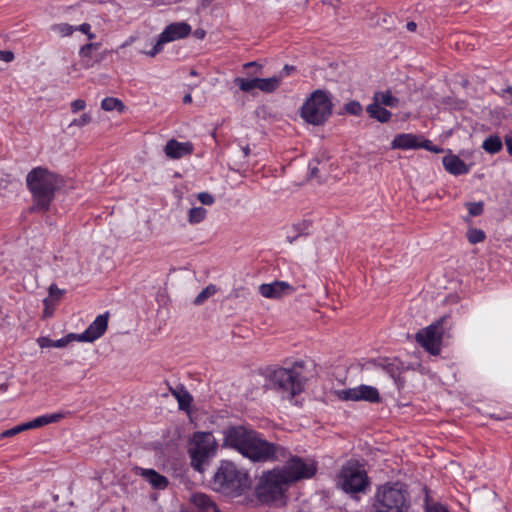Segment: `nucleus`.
<instances>
[{"mask_svg": "<svg viewBox=\"0 0 512 512\" xmlns=\"http://www.w3.org/2000/svg\"><path fill=\"white\" fill-rule=\"evenodd\" d=\"M223 435V447L236 450L254 463L280 461L289 455L283 446L267 441L257 431L242 425L228 427Z\"/></svg>", "mask_w": 512, "mask_h": 512, "instance_id": "1", "label": "nucleus"}, {"mask_svg": "<svg viewBox=\"0 0 512 512\" xmlns=\"http://www.w3.org/2000/svg\"><path fill=\"white\" fill-rule=\"evenodd\" d=\"M26 183L34 201L31 209L47 211L62 180L56 173L39 166L27 174Z\"/></svg>", "mask_w": 512, "mask_h": 512, "instance_id": "2", "label": "nucleus"}, {"mask_svg": "<svg viewBox=\"0 0 512 512\" xmlns=\"http://www.w3.org/2000/svg\"><path fill=\"white\" fill-rule=\"evenodd\" d=\"M411 507L407 486L400 482H387L377 487L373 496L374 512H408Z\"/></svg>", "mask_w": 512, "mask_h": 512, "instance_id": "3", "label": "nucleus"}, {"mask_svg": "<svg viewBox=\"0 0 512 512\" xmlns=\"http://www.w3.org/2000/svg\"><path fill=\"white\" fill-rule=\"evenodd\" d=\"M213 488L224 494L240 495L249 487L248 474L231 461H221L212 480Z\"/></svg>", "mask_w": 512, "mask_h": 512, "instance_id": "4", "label": "nucleus"}, {"mask_svg": "<svg viewBox=\"0 0 512 512\" xmlns=\"http://www.w3.org/2000/svg\"><path fill=\"white\" fill-rule=\"evenodd\" d=\"M304 363L295 362L291 368L278 367L270 372V385L284 396L293 398L304 390L305 377L302 374Z\"/></svg>", "mask_w": 512, "mask_h": 512, "instance_id": "5", "label": "nucleus"}, {"mask_svg": "<svg viewBox=\"0 0 512 512\" xmlns=\"http://www.w3.org/2000/svg\"><path fill=\"white\" fill-rule=\"evenodd\" d=\"M218 443L211 432L198 431L193 433L189 442L188 453L191 466L198 472H203L205 466L216 456Z\"/></svg>", "mask_w": 512, "mask_h": 512, "instance_id": "6", "label": "nucleus"}, {"mask_svg": "<svg viewBox=\"0 0 512 512\" xmlns=\"http://www.w3.org/2000/svg\"><path fill=\"white\" fill-rule=\"evenodd\" d=\"M332 97L328 91L315 90L301 107L300 115L305 122L319 126L324 124L332 114Z\"/></svg>", "mask_w": 512, "mask_h": 512, "instance_id": "7", "label": "nucleus"}, {"mask_svg": "<svg viewBox=\"0 0 512 512\" xmlns=\"http://www.w3.org/2000/svg\"><path fill=\"white\" fill-rule=\"evenodd\" d=\"M338 485L348 494L365 492L369 486V478L361 464L349 460L340 470Z\"/></svg>", "mask_w": 512, "mask_h": 512, "instance_id": "8", "label": "nucleus"}, {"mask_svg": "<svg viewBox=\"0 0 512 512\" xmlns=\"http://www.w3.org/2000/svg\"><path fill=\"white\" fill-rule=\"evenodd\" d=\"M289 484L278 469L265 473L257 487V496L260 501L272 503L283 498Z\"/></svg>", "mask_w": 512, "mask_h": 512, "instance_id": "9", "label": "nucleus"}, {"mask_svg": "<svg viewBox=\"0 0 512 512\" xmlns=\"http://www.w3.org/2000/svg\"><path fill=\"white\" fill-rule=\"evenodd\" d=\"M278 471L290 485L302 479L312 478L316 474L317 466L313 460L293 456Z\"/></svg>", "mask_w": 512, "mask_h": 512, "instance_id": "10", "label": "nucleus"}, {"mask_svg": "<svg viewBox=\"0 0 512 512\" xmlns=\"http://www.w3.org/2000/svg\"><path fill=\"white\" fill-rule=\"evenodd\" d=\"M415 339L423 348H425V350L433 355H437L440 352V344L442 340L441 323H432L426 328L418 331Z\"/></svg>", "mask_w": 512, "mask_h": 512, "instance_id": "11", "label": "nucleus"}, {"mask_svg": "<svg viewBox=\"0 0 512 512\" xmlns=\"http://www.w3.org/2000/svg\"><path fill=\"white\" fill-rule=\"evenodd\" d=\"M338 398L343 401H367L380 402V394L377 388L370 385H359L354 388L342 389L336 392Z\"/></svg>", "mask_w": 512, "mask_h": 512, "instance_id": "12", "label": "nucleus"}, {"mask_svg": "<svg viewBox=\"0 0 512 512\" xmlns=\"http://www.w3.org/2000/svg\"><path fill=\"white\" fill-rule=\"evenodd\" d=\"M108 313L98 315L88 328L77 335L78 342H93L100 338L108 326Z\"/></svg>", "mask_w": 512, "mask_h": 512, "instance_id": "13", "label": "nucleus"}, {"mask_svg": "<svg viewBox=\"0 0 512 512\" xmlns=\"http://www.w3.org/2000/svg\"><path fill=\"white\" fill-rule=\"evenodd\" d=\"M295 288L285 281H274L259 286V293L269 299H279L286 295L294 293Z\"/></svg>", "mask_w": 512, "mask_h": 512, "instance_id": "14", "label": "nucleus"}, {"mask_svg": "<svg viewBox=\"0 0 512 512\" xmlns=\"http://www.w3.org/2000/svg\"><path fill=\"white\" fill-rule=\"evenodd\" d=\"M194 146L191 142H179L175 139L169 140L165 147L164 153L170 159H180L193 153Z\"/></svg>", "mask_w": 512, "mask_h": 512, "instance_id": "15", "label": "nucleus"}, {"mask_svg": "<svg viewBox=\"0 0 512 512\" xmlns=\"http://www.w3.org/2000/svg\"><path fill=\"white\" fill-rule=\"evenodd\" d=\"M193 512H220L215 502L204 493H194L191 496Z\"/></svg>", "mask_w": 512, "mask_h": 512, "instance_id": "16", "label": "nucleus"}, {"mask_svg": "<svg viewBox=\"0 0 512 512\" xmlns=\"http://www.w3.org/2000/svg\"><path fill=\"white\" fill-rule=\"evenodd\" d=\"M137 473L142 476L155 489H165L168 486V479L154 469L137 468Z\"/></svg>", "mask_w": 512, "mask_h": 512, "instance_id": "17", "label": "nucleus"}, {"mask_svg": "<svg viewBox=\"0 0 512 512\" xmlns=\"http://www.w3.org/2000/svg\"><path fill=\"white\" fill-rule=\"evenodd\" d=\"M443 166L447 172L453 175H463L469 172L468 166L456 155H447L442 159Z\"/></svg>", "mask_w": 512, "mask_h": 512, "instance_id": "18", "label": "nucleus"}, {"mask_svg": "<svg viewBox=\"0 0 512 512\" xmlns=\"http://www.w3.org/2000/svg\"><path fill=\"white\" fill-rule=\"evenodd\" d=\"M391 148L402 150L416 149L420 148V141L418 137L413 134H398L392 140Z\"/></svg>", "mask_w": 512, "mask_h": 512, "instance_id": "19", "label": "nucleus"}, {"mask_svg": "<svg viewBox=\"0 0 512 512\" xmlns=\"http://www.w3.org/2000/svg\"><path fill=\"white\" fill-rule=\"evenodd\" d=\"M64 417H65V413H63V412L45 414V415L36 417L35 419H33L31 421L25 422L24 427L26 430L36 429V428H40V427H43V426L51 424V423H58Z\"/></svg>", "mask_w": 512, "mask_h": 512, "instance_id": "20", "label": "nucleus"}, {"mask_svg": "<svg viewBox=\"0 0 512 512\" xmlns=\"http://www.w3.org/2000/svg\"><path fill=\"white\" fill-rule=\"evenodd\" d=\"M169 391L176 398L179 409L188 411L192 404L193 398L184 387V385H178L175 388L169 387Z\"/></svg>", "mask_w": 512, "mask_h": 512, "instance_id": "21", "label": "nucleus"}, {"mask_svg": "<svg viewBox=\"0 0 512 512\" xmlns=\"http://www.w3.org/2000/svg\"><path fill=\"white\" fill-rule=\"evenodd\" d=\"M188 34H160L150 50L143 51L147 56L154 57L162 51L164 44L186 37Z\"/></svg>", "mask_w": 512, "mask_h": 512, "instance_id": "22", "label": "nucleus"}, {"mask_svg": "<svg viewBox=\"0 0 512 512\" xmlns=\"http://www.w3.org/2000/svg\"><path fill=\"white\" fill-rule=\"evenodd\" d=\"M310 227H311V222L309 220H303L301 222L293 224L291 226V228L287 231V236H286L287 241L290 244H292L299 237L308 235L309 231H310Z\"/></svg>", "mask_w": 512, "mask_h": 512, "instance_id": "23", "label": "nucleus"}, {"mask_svg": "<svg viewBox=\"0 0 512 512\" xmlns=\"http://www.w3.org/2000/svg\"><path fill=\"white\" fill-rule=\"evenodd\" d=\"M366 110L371 118L381 123L388 122L392 117V113L389 110L375 102L369 104Z\"/></svg>", "mask_w": 512, "mask_h": 512, "instance_id": "24", "label": "nucleus"}, {"mask_svg": "<svg viewBox=\"0 0 512 512\" xmlns=\"http://www.w3.org/2000/svg\"><path fill=\"white\" fill-rule=\"evenodd\" d=\"M257 89L266 92L271 93L274 92L281 83V77H270V78H257Z\"/></svg>", "mask_w": 512, "mask_h": 512, "instance_id": "25", "label": "nucleus"}, {"mask_svg": "<svg viewBox=\"0 0 512 512\" xmlns=\"http://www.w3.org/2000/svg\"><path fill=\"white\" fill-rule=\"evenodd\" d=\"M373 102L378 103L379 105L395 107L397 106L399 100L392 95V93L387 91H378L374 93Z\"/></svg>", "mask_w": 512, "mask_h": 512, "instance_id": "26", "label": "nucleus"}, {"mask_svg": "<svg viewBox=\"0 0 512 512\" xmlns=\"http://www.w3.org/2000/svg\"><path fill=\"white\" fill-rule=\"evenodd\" d=\"M101 108L107 112L115 110L122 113L125 110V105L119 98L106 97L101 101Z\"/></svg>", "mask_w": 512, "mask_h": 512, "instance_id": "27", "label": "nucleus"}, {"mask_svg": "<svg viewBox=\"0 0 512 512\" xmlns=\"http://www.w3.org/2000/svg\"><path fill=\"white\" fill-rule=\"evenodd\" d=\"M502 146L501 138L497 135L487 137L482 144V148L490 154L498 153Z\"/></svg>", "mask_w": 512, "mask_h": 512, "instance_id": "28", "label": "nucleus"}, {"mask_svg": "<svg viewBox=\"0 0 512 512\" xmlns=\"http://www.w3.org/2000/svg\"><path fill=\"white\" fill-rule=\"evenodd\" d=\"M207 215V210L204 207H193L189 210L188 221L190 224H198L202 222Z\"/></svg>", "mask_w": 512, "mask_h": 512, "instance_id": "29", "label": "nucleus"}, {"mask_svg": "<svg viewBox=\"0 0 512 512\" xmlns=\"http://www.w3.org/2000/svg\"><path fill=\"white\" fill-rule=\"evenodd\" d=\"M424 510L425 512H450L444 504L432 500L428 494L424 499Z\"/></svg>", "mask_w": 512, "mask_h": 512, "instance_id": "30", "label": "nucleus"}, {"mask_svg": "<svg viewBox=\"0 0 512 512\" xmlns=\"http://www.w3.org/2000/svg\"><path fill=\"white\" fill-rule=\"evenodd\" d=\"M234 83L240 88L243 92H250L253 89L257 88V78L253 79H245L242 77H237L234 79Z\"/></svg>", "mask_w": 512, "mask_h": 512, "instance_id": "31", "label": "nucleus"}, {"mask_svg": "<svg viewBox=\"0 0 512 512\" xmlns=\"http://www.w3.org/2000/svg\"><path fill=\"white\" fill-rule=\"evenodd\" d=\"M217 292V287L213 284L205 287L194 299L195 305L203 304L208 298L213 296Z\"/></svg>", "mask_w": 512, "mask_h": 512, "instance_id": "32", "label": "nucleus"}, {"mask_svg": "<svg viewBox=\"0 0 512 512\" xmlns=\"http://www.w3.org/2000/svg\"><path fill=\"white\" fill-rule=\"evenodd\" d=\"M56 30H58L59 32H76V31H79V32H89L90 29H91V26L90 24L88 23H83L79 26H71L69 24H59L55 27Z\"/></svg>", "mask_w": 512, "mask_h": 512, "instance_id": "33", "label": "nucleus"}, {"mask_svg": "<svg viewBox=\"0 0 512 512\" xmlns=\"http://www.w3.org/2000/svg\"><path fill=\"white\" fill-rule=\"evenodd\" d=\"M192 27L186 22H174L164 28L162 32H191Z\"/></svg>", "mask_w": 512, "mask_h": 512, "instance_id": "34", "label": "nucleus"}, {"mask_svg": "<svg viewBox=\"0 0 512 512\" xmlns=\"http://www.w3.org/2000/svg\"><path fill=\"white\" fill-rule=\"evenodd\" d=\"M467 239L471 244L483 242L485 233L481 229L472 228L467 231Z\"/></svg>", "mask_w": 512, "mask_h": 512, "instance_id": "35", "label": "nucleus"}, {"mask_svg": "<svg viewBox=\"0 0 512 512\" xmlns=\"http://www.w3.org/2000/svg\"><path fill=\"white\" fill-rule=\"evenodd\" d=\"M100 46L101 43L99 42H90L81 47L79 54L81 57H92L93 53L98 51Z\"/></svg>", "mask_w": 512, "mask_h": 512, "instance_id": "36", "label": "nucleus"}, {"mask_svg": "<svg viewBox=\"0 0 512 512\" xmlns=\"http://www.w3.org/2000/svg\"><path fill=\"white\" fill-rule=\"evenodd\" d=\"M77 335L78 334L75 333H69L66 336L62 337L61 339L53 340V347L63 348L72 341H78Z\"/></svg>", "mask_w": 512, "mask_h": 512, "instance_id": "37", "label": "nucleus"}, {"mask_svg": "<svg viewBox=\"0 0 512 512\" xmlns=\"http://www.w3.org/2000/svg\"><path fill=\"white\" fill-rule=\"evenodd\" d=\"M344 109L348 114H351L354 116L361 115V113L363 111L362 105L358 101H355V100L346 103L344 106Z\"/></svg>", "mask_w": 512, "mask_h": 512, "instance_id": "38", "label": "nucleus"}, {"mask_svg": "<svg viewBox=\"0 0 512 512\" xmlns=\"http://www.w3.org/2000/svg\"><path fill=\"white\" fill-rule=\"evenodd\" d=\"M92 121V117L89 113L82 114L79 118H76L72 120V122L69 124V127L77 126V127H84L88 125Z\"/></svg>", "mask_w": 512, "mask_h": 512, "instance_id": "39", "label": "nucleus"}, {"mask_svg": "<svg viewBox=\"0 0 512 512\" xmlns=\"http://www.w3.org/2000/svg\"><path fill=\"white\" fill-rule=\"evenodd\" d=\"M466 206L471 216H479L483 213L484 205L482 202H470Z\"/></svg>", "mask_w": 512, "mask_h": 512, "instance_id": "40", "label": "nucleus"}, {"mask_svg": "<svg viewBox=\"0 0 512 512\" xmlns=\"http://www.w3.org/2000/svg\"><path fill=\"white\" fill-rule=\"evenodd\" d=\"M26 431L24 427V423L19 424L11 429H7L4 432L1 433L0 437H12L20 432Z\"/></svg>", "mask_w": 512, "mask_h": 512, "instance_id": "41", "label": "nucleus"}, {"mask_svg": "<svg viewBox=\"0 0 512 512\" xmlns=\"http://www.w3.org/2000/svg\"><path fill=\"white\" fill-rule=\"evenodd\" d=\"M72 113H77L86 108V102L83 99H76L70 104Z\"/></svg>", "mask_w": 512, "mask_h": 512, "instance_id": "42", "label": "nucleus"}, {"mask_svg": "<svg viewBox=\"0 0 512 512\" xmlns=\"http://www.w3.org/2000/svg\"><path fill=\"white\" fill-rule=\"evenodd\" d=\"M198 200L203 205H212L214 203V197L208 192H201L198 194Z\"/></svg>", "mask_w": 512, "mask_h": 512, "instance_id": "43", "label": "nucleus"}, {"mask_svg": "<svg viewBox=\"0 0 512 512\" xmlns=\"http://www.w3.org/2000/svg\"><path fill=\"white\" fill-rule=\"evenodd\" d=\"M15 59V55L11 50H0V61L11 63Z\"/></svg>", "mask_w": 512, "mask_h": 512, "instance_id": "44", "label": "nucleus"}, {"mask_svg": "<svg viewBox=\"0 0 512 512\" xmlns=\"http://www.w3.org/2000/svg\"><path fill=\"white\" fill-rule=\"evenodd\" d=\"M64 290H61L57 287L56 284H51L49 286V296L53 298L54 300L60 299V297L63 295Z\"/></svg>", "mask_w": 512, "mask_h": 512, "instance_id": "45", "label": "nucleus"}, {"mask_svg": "<svg viewBox=\"0 0 512 512\" xmlns=\"http://www.w3.org/2000/svg\"><path fill=\"white\" fill-rule=\"evenodd\" d=\"M420 148H425L434 153H439L442 151L441 148L434 146L430 140H424L422 142L420 141Z\"/></svg>", "mask_w": 512, "mask_h": 512, "instance_id": "46", "label": "nucleus"}, {"mask_svg": "<svg viewBox=\"0 0 512 512\" xmlns=\"http://www.w3.org/2000/svg\"><path fill=\"white\" fill-rule=\"evenodd\" d=\"M501 97L505 100V102L512 106V87H507L502 90Z\"/></svg>", "mask_w": 512, "mask_h": 512, "instance_id": "47", "label": "nucleus"}, {"mask_svg": "<svg viewBox=\"0 0 512 512\" xmlns=\"http://www.w3.org/2000/svg\"><path fill=\"white\" fill-rule=\"evenodd\" d=\"M37 343L41 348L53 347V340L48 337H40L37 339Z\"/></svg>", "mask_w": 512, "mask_h": 512, "instance_id": "48", "label": "nucleus"}, {"mask_svg": "<svg viewBox=\"0 0 512 512\" xmlns=\"http://www.w3.org/2000/svg\"><path fill=\"white\" fill-rule=\"evenodd\" d=\"M104 7L109 12H118L121 10L120 6L115 2H106L104 3Z\"/></svg>", "mask_w": 512, "mask_h": 512, "instance_id": "49", "label": "nucleus"}, {"mask_svg": "<svg viewBox=\"0 0 512 512\" xmlns=\"http://www.w3.org/2000/svg\"><path fill=\"white\" fill-rule=\"evenodd\" d=\"M505 145L508 153L512 156V136L505 137Z\"/></svg>", "mask_w": 512, "mask_h": 512, "instance_id": "50", "label": "nucleus"}, {"mask_svg": "<svg viewBox=\"0 0 512 512\" xmlns=\"http://www.w3.org/2000/svg\"><path fill=\"white\" fill-rule=\"evenodd\" d=\"M310 177H317L318 175V167L314 165L312 162L309 163Z\"/></svg>", "mask_w": 512, "mask_h": 512, "instance_id": "51", "label": "nucleus"}, {"mask_svg": "<svg viewBox=\"0 0 512 512\" xmlns=\"http://www.w3.org/2000/svg\"><path fill=\"white\" fill-rule=\"evenodd\" d=\"M294 70V67L293 66H289V65H285L282 72H281V75L279 77H281V79L284 77V76H287L290 74L291 71Z\"/></svg>", "mask_w": 512, "mask_h": 512, "instance_id": "52", "label": "nucleus"}, {"mask_svg": "<svg viewBox=\"0 0 512 512\" xmlns=\"http://www.w3.org/2000/svg\"><path fill=\"white\" fill-rule=\"evenodd\" d=\"M406 28L409 31H414L417 28V24L413 21H410L406 24Z\"/></svg>", "mask_w": 512, "mask_h": 512, "instance_id": "53", "label": "nucleus"}, {"mask_svg": "<svg viewBox=\"0 0 512 512\" xmlns=\"http://www.w3.org/2000/svg\"><path fill=\"white\" fill-rule=\"evenodd\" d=\"M192 102V96L190 94H186L184 97H183V103L185 104H190Z\"/></svg>", "mask_w": 512, "mask_h": 512, "instance_id": "54", "label": "nucleus"}, {"mask_svg": "<svg viewBox=\"0 0 512 512\" xmlns=\"http://www.w3.org/2000/svg\"><path fill=\"white\" fill-rule=\"evenodd\" d=\"M242 151L244 153V156L247 157L250 154V148L249 146H245L242 148Z\"/></svg>", "mask_w": 512, "mask_h": 512, "instance_id": "55", "label": "nucleus"}, {"mask_svg": "<svg viewBox=\"0 0 512 512\" xmlns=\"http://www.w3.org/2000/svg\"><path fill=\"white\" fill-rule=\"evenodd\" d=\"M194 32H201V33H204V32H206V31H205V28L200 27V28H197Z\"/></svg>", "mask_w": 512, "mask_h": 512, "instance_id": "56", "label": "nucleus"}, {"mask_svg": "<svg viewBox=\"0 0 512 512\" xmlns=\"http://www.w3.org/2000/svg\"><path fill=\"white\" fill-rule=\"evenodd\" d=\"M87 35H88V39H89L90 41H91V40L94 38V36H95V34H92V33H89V34H87Z\"/></svg>", "mask_w": 512, "mask_h": 512, "instance_id": "57", "label": "nucleus"}, {"mask_svg": "<svg viewBox=\"0 0 512 512\" xmlns=\"http://www.w3.org/2000/svg\"><path fill=\"white\" fill-rule=\"evenodd\" d=\"M255 63L254 62H249V63H246L245 64V67H251V66H254Z\"/></svg>", "mask_w": 512, "mask_h": 512, "instance_id": "58", "label": "nucleus"}, {"mask_svg": "<svg viewBox=\"0 0 512 512\" xmlns=\"http://www.w3.org/2000/svg\"><path fill=\"white\" fill-rule=\"evenodd\" d=\"M198 36L199 39H203L205 34L204 33H201V34H196Z\"/></svg>", "mask_w": 512, "mask_h": 512, "instance_id": "59", "label": "nucleus"}, {"mask_svg": "<svg viewBox=\"0 0 512 512\" xmlns=\"http://www.w3.org/2000/svg\"><path fill=\"white\" fill-rule=\"evenodd\" d=\"M191 75H196V72L194 70H192Z\"/></svg>", "mask_w": 512, "mask_h": 512, "instance_id": "60", "label": "nucleus"}]
</instances>
